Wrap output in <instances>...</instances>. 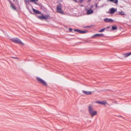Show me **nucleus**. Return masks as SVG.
I'll return each instance as SVG.
<instances>
[{"label": "nucleus", "mask_w": 131, "mask_h": 131, "mask_svg": "<svg viewBox=\"0 0 131 131\" xmlns=\"http://www.w3.org/2000/svg\"><path fill=\"white\" fill-rule=\"evenodd\" d=\"M88 110L89 113L92 117H93L97 114V111H93V107L91 105L89 106Z\"/></svg>", "instance_id": "obj_1"}, {"label": "nucleus", "mask_w": 131, "mask_h": 131, "mask_svg": "<svg viewBox=\"0 0 131 131\" xmlns=\"http://www.w3.org/2000/svg\"><path fill=\"white\" fill-rule=\"evenodd\" d=\"M10 40L12 42L20 44L23 45H24V43L18 38H14L10 39Z\"/></svg>", "instance_id": "obj_2"}, {"label": "nucleus", "mask_w": 131, "mask_h": 131, "mask_svg": "<svg viewBox=\"0 0 131 131\" xmlns=\"http://www.w3.org/2000/svg\"><path fill=\"white\" fill-rule=\"evenodd\" d=\"M37 80L40 83L42 84L45 86H47V83L44 80L39 77L36 78Z\"/></svg>", "instance_id": "obj_3"}, {"label": "nucleus", "mask_w": 131, "mask_h": 131, "mask_svg": "<svg viewBox=\"0 0 131 131\" xmlns=\"http://www.w3.org/2000/svg\"><path fill=\"white\" fill-rule=\"evenodd\" d=\"M62 5L61 4L58 5L57 7V12L59 13H60L61 14H63V12L62 10Z\"/></svg>", "instance_id": "obj_4"}, {"label": "nucleus", "mask_w": 131, "mask_h": 131, "mask_svg": "<svg viewBox=\"0 0 131 131\" xmlns=\"http://www.w3.org/2000/svg\"><path fill=\"white\" fill-rule=\"evenodd\" d=\"M49 17V16L48 15H46L45 16H44L43 15L39 16V18L40 19H48Z\"/></svg>", "instance_id": "obj_5"}, {"label": "nucleus", "mask_w": 131, "mask_h": 131, "mask_svg": "<svg viewBox=\"0 0 131 131\" xmlns=\"http://www.w3.org/2000/svg\"><path fill=\"white\" fill-rule=\"evenodd\" d=\"M35 1H38V0H28V2H33L35 4L39 6H42V4H38ZM26 1L27 2H28V1L27 0H26Z\"/></svg>", "instance_id": "obj_6"}, {"label": "nucleus", "mask_w": 131, "mask_h": 131, "mask_svg": "<svg viewBox=\"0 0 131 131\" xmlns=\"http://www.w3.org/2000/svg\"><path fill=\"white\" fill-rule=\"evenodd\" d=\"M74 31L78 32L80 33H84L88 32L87 31H82L78 29H74Z\"/></svg>", "instance_id": "obj_7"}, {"label": "nucleus", "mask_w": 131, "mask_h": 131, "mask_svg": "<svg viewBox=\"0 0 131 131\" xmlns=\"http://www.w3.org/2000/svg\"><path fill=\"white\" fill-rule=\"evenodd\" d=\"M82 92L84 94L87 95H90L92 93V92H91L86 91L84 90L82 91Z\"/></svg>", "instance_id": "obj_8"}, {"label": "nucleus", "mask_w": 131, "mask_h": 131, "mask_svg": "<svg viewBox=\"0 0 131 131\" xmlns=\"http://www.w3.org/2000/svg\"><path fill=\"white\" fill-rule=\"evenodd\" d=\"M104 21L106 22H112L114 21L113 20L111 19H108L107 18H105Z\"/></svg>", "instance_id": "obj_9"}, {"label": "nucleus", "mask_w": 131, "mask_h": 131, "mask_svg": "<svg viewBox=\"0 0 131 131\" xmlns=\"http://www.w3.org/2000/svg\"><path fill=\"white\" fill-rule=\"evenodd\" d=\"M96 103L102 105H105L106 103V102L103 101H97Z\"/></svg>", "instance_id": "obj_10"}, {"label": "nucleus", "mask_w": 131, "mask_h": 131, "mask_svg": "<svg viewBox=\"0 0 131 131\" xmlns=\"http://www.w3.org/2000/svg\"><path fill=\"white\" fill-rule=\"evenodd\" d=\"M110 10V13L112 14H114L116 11V9L113 8H111Z\"/></svg>", "instance_id": "obj_11"}, {"label": "nucleus", "mask_w": 131, "mask_h": 131, "mask_svg": "<svg viewBox=\"0 0 131 131\" xmlns=\"http://www.w3.org/2000/svg\"><path fill=\"white\" fill-rule=\"evenodd\" d=\"M123 54L124 56V58L127 57L131 55V52L129 53L124 54Z\"/></svg>", "instance_id": "obj_12"}, {"label": "nucleus", "mask_w": 131, "mask_h": 131, "mask_svg": "<svg viewBox=\"0 0 131 131\" xmlns=\"http://www.w3.org/2000/svg\"><path fill=\"white\" fill-rule=\"evenodd\" d=\"M32 10L33 12L37 14H40L41 13V12L38 10L36 9H34V8H32Z\"/></svg>", "instance_id": "obj_13"}, {"label": "nucleus", "mask_w": 131, "mask_h": 131, "mask_svg": "<svg viewBox=\"0 0 131 131\" xmlns=\"http://www.w3.org/2000/svg\"><path fill=\"white\" fill-rule=\"evenodd\" d=\"M93 11L91 9L88 10H87V13L88 14H92L93 13Z\"/></svg>", "instance_id": "obj_14"}, {"label": "nucleus", "mask_w": 131, "mask_h": 131, "mask_svg": "<svg viewBox=\"0 0 131 131\" xmlns=\"http://www.w3.org/2000/svg\"><path fill=\"white\" fill-rule=\"evenodd\" d=\"M98 34H96L92 36V38H95L98 37Z\"/></svg>", "instance_id": "obj_15"}, {"label": "nucleus", "mask_w": 131, "mask_h": 131, "mask_svg": "<svg viewBox=\"0 0 131 131\" xmlns=\"http://www.w3.org/2000/svg\"><path fill=\"white\" fill-rule=\"evenodd\" d=\"M119 14L121 15H124L125 14V13L123 11H122L121 12H119Z\"/></svg>", "instance_id": "obj_16"}, {"label": "nucleus", "mask_w": 131, "mask_h": 131, "mask_svg": "<svg viewBox=\"0 0 131 131\" xmlns=\"http://www.w3.org/2000/svg\"><path fill=\"white\" fill-rule=\"evenodd\" d=\"M98 37H104V35L102 34H98Z\"/></svg>", "instance_id": "obj_17"}, {"label": "nucleus", "mask_w": 131, "mask_h": 131, "mask_svg": "<svg viewBox=\"0 0 131 131\" xmlns=\"http://www.w3.org/2000/svg\"><path fill=\"white\" fill-rule=\"evenodd\" d=\"M117 29L116 27L113 26L112 27V30H115Z\"/></svg>", "instance_id": "obj_18"}, {"label": "nucleus", "mask_w": 131, "mask_h": 131, "mask_svg": "<svg viewBox=\"0 0 131 131\" xmlns=\"http://www.w3.org/2000/svg\"><path fill=\"white\" fill-rule=\"evenodd\" d=\"M105 28H103L101 30H100L98 31L99 32H103L104 31Z\"/></svg>", "instance_id": "obj_19"}, {"label": "nucleus", "mask_w": 131, "mask_h": 131, "mask_svg": "<svg viewBox=\"0 0 131 131\" xmlns=\"http://www.w3.org/2000/svg\"><path fill=\"white\" fill-rule=\"evenodd\" d=\"M113 2L114 3L117 4L118 3V1L117 0H114Z\"/></svg>", "instance_id": "obj_20"}, {"label": "nucleus", "mask_w": 131, "mask_h": 131, "mask_svg": "<svg viewBox=\"0 0 131 131\" xmlns=\"http://www.w3.org/2000/svg\"><path fill=\"white\" fill-rule=\"evenodd\" d=\"M11 6L14 9H16V8L15 6H14L13 5H11Z\"/></svg>", "instance_id": "obj_21"}, {"label": "nucleus", "mask_w": 131, "mask_h": 131, "mask_svg": "<svg viewBox=\"0 0 131 131\" xmlns=\"http://www.w3.org/2000/svg\"><path fill=\"white\" fill-rule=\"evenodd\" d=\"M69 32H72V29L71 28H70L69 29Z\"/></svg>", "instance_id": "obj_22"}, {"label": "nucleus", "mask_w": 131, "mask_h": 131, "mask_svg": "<svg viewBox=\"0 0 131 131\" xmlns=\"http://www.w3.org/2000/svg\"><path fill=\"white\" fill-rule=\"evenodd\" d=\"M11 58H14V59H18V58L16 57H12Z\"/></svg>", "instance_id": "obj_23"}, {"label": "nucleus", "mask_w": 131, "mask_h": 131, "mask_svg": "<svg viewBox=\"0 0 131 131\" xmlns=\"http://www.w3.org/2000/svg\"><path fill=\"white\" fill-rule=\"evenodd\" d=\"M74 1H75V2H77V0H74Z\"/></svg>", "instance_id": "obj_24"}, {"label": "nucleus", "mask_w": 131, "mask_h": 131, "mask_svg": "<svg viewBox=\"0 0 131 131\" xmlns=\"http://www.w3.org/2000/svg\"><path fill=\"white\" fill-rule=\"evenodd\" d=\"M71 35V36H73L74 35Z\"/></svg>", "instance_id": "obj_25"}, {"label": "nucleus", "mask_w": 131, "mask_h": 131, "mask_svg": "<svg viewBox=\"0 0 131 131\" xmlns=\"http://www.w3.org/2000/svg\"><path fill=\"white\" fill-rule=\"evenodd\" d=\"M13 1L14 2L15 1V0H13Z\"/></svg>", "instance_id": "obj_26"}, {"label": "nucleus", "mask_w": 131, "mask_h": 131, "mask_svg": "<svg viewBox=\"0 0 131 131\" xmlns=\"http://www.w3.org/2000/svg\"><path fill=\"white\" fill-rule=\"evenodd\" d=\"M109 27H107L108 28H109Z\"/></svg>", "instance_id": "obj_27"}, {"label": "nucleus", "mask_w": 131, "mask_h": 131, "mask_svg": "<svg viewBox=\"0 0 131 131\" xmlns=\"http://www.w3.org/2000/svg\"><path fill=\"white\" fill-rule=\"evenodd\" d=\"M80 1H81L82 0H80Z\"/></svg>", "instance_id": "obj_28"}]
</instances>
